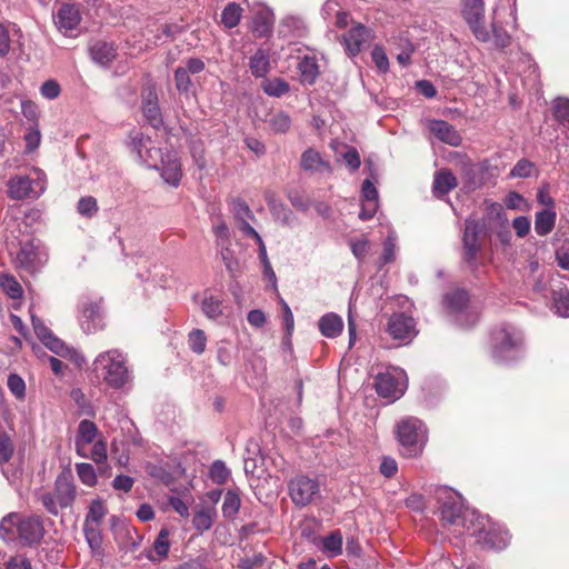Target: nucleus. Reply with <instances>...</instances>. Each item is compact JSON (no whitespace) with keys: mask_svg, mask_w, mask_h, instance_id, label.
Returning <instances> with one entry per match:
<instances>
[{"mask_svg":"<svg viewBox=\"0 0 569 569\" xmlns=\"http://www.w3.org/2000/svg\"><path fill=\"white\" fill-rule=\"evenodd\" d=\"M163 181L172 187H178L182 178L181 163L176 152L168 151L163 162L156 169Z\"/></svg>","mask_w":569,"mask_h":569,"instance_id":"21","label":"nucleus"},{"mask_svg":"<svg viewBox=\"0 0 569 569\" xmlns=\"http://www.w3.org/2000/svg\"><path fill=\"white\" fill-rule=\"evenodd\" d=\"M189 348L197 355H201L206 350L207 337L203 330L193 329L188 335Z\"/></svg>","mask_w":569,"mask_h":569,"instance_id":"44","label":"nucleus"},{"mask_svg":"<svg viewBox=\"0 0 569 569\" xmlns=\"http://www.w3.org/2000/svg\"><path fill=\"white\" fill-rule=\"evenodd\" d=\"M531 222L528 217L520 216L512 220V228L519 238H525L530 231Z\"/></svg>","mask_w":569,"mask_h":569,"instance_id":"63","label":"nucleus"},{"mask_svg":"<svg viewBox=\"0 0 569 569\" xmlns=\"http://www.w3.org/2000/svg\"><path fill=\"white\" fill-rule=\"evenodd\" d=\"M482 231V224L475 217H468L465 220V230L462 234V260L471 268L477 266V258L481 251L479 234Z\"/></svg>","mask_w":569,"mask_h":569,"instance_id":"12","label":"nucleus"},{"mask_svg":"<svg viewBox=\"0 0 569 569\" xmlns=\"http://www.w3.org/2000/svg\"><path fill=\"white\" fill-rule=\"evenodd\" d=\"M264 93L270 97H282L289 91V84L282 79L267 80L262 84Z\"/></svg>","mask_w":569,"mask_h":569,"instance_id":"46","label":"nucleus"},{"mask_svg":"<svg viewBox=\"0 0 569 569\" xmlns=\"http://www.w3.org/2000/svg\"><path fill=\"white\" fill-rule=\"evenodd\" d=\"M18 513H10L6 516L0 522V537L6 541L14 539V530L18 531Z\"/></svg>","mask_w":569,"mask_h":569,"instance_id":"41","label":"nucleus"},{"mask_svg":"<svg viewBox=\"0 0 569 569\" xmlns=\"http://www.w3.org/2000/svg\"><path fill=\"white\" fill-rule=\"evenodd\" d=\"M387 332L395 340H399L403 345L409 343L418 333L416 321L406 313H393L387 327Z\"/></svg>","mask_w":569,"mask_h":569,"instance_id":"17","label":"nucleus"},{"mask_svg":"<svg viewBox=\"0 0 569 569\" xmlns=\"http://www.w3.org/2000/svg\"><path fill=\"white\" fill-rule=\"evenodd\" d=\"M211 480L217 485H223L230 477V470L221 460H216L209 471Z\"/></svg>","mask_w":569,"mask_h":569,"instance_id":"47","label":"nucleus"},{"mask_svg":"<svg viewBox=\"0 0 569 569\" xmlns=\"http://www.w3.org/2000/svg\"><path fill=\"white\" fill-rule=\"evenodd\" d=\"M77 475L87 486H94L97 482L96 471L92 465L87 462L76 463Z\"/></svg>","mask_w":569,"mask_h":569,"instance_id":"50","label":"nucleus"},{"mask_svg":"<svg viewBox=\"0 0 569 569\" xmlns=\"http://www.w3.org/2000/svg\"><path fill=\"white\" fill-rule=\"evenodd\" d=\"M370 38V29L361 23H357L342 36V43L347 53L350 57H355L361 51L363 46L368 43Z\"/></svg>","mask_w":569,"mask_h":569,"instance_id":"20","label":"nucleus"},{"mask_svg":"<svg viewBox=\"0 0 569 569\" xmlns=\"http://www.w3.org/2000/svg\"><path fill=\"white\" fill-rule=\"evenodd\" d=\"M478 535L477 542L483 549L502 550L510 541L509 532L499 525H489L487 528L482 526L481 529H473L470 535Z\"/></svg>","mask_w":569,"mask_h":569,"instance_id":"16","label":"nucleus"},{"mask_svg":"<svg viewBox=\"0 0 569 569\" xmlns=\"http://www.w3.org/2000/svg\"><path fill=\"white\" fill-rule=\"evenodd\" d=\"M533 170V163L527 159L519 160L510 171V177L528 178Z\"/></svg>","mask_w":569,"mask_h":569,"instance_id":"57","label":"nucleus"},{"mask_svg":"<svg viewBox=\"0 0 569 569\" xmlns=\"http://www.w3.org/2000/svg\"><path fill=\"white\" fill-rule=\"evenodd\" d=\"M371 57L379 71L387 72L389 70V60L383 48L378 46L375 47L372 49Z\"/></svg>","mask_w":569,"mask_h":569,"instance_id":"61","label":"nucleus"},{"mask_svg":"<svg viewBox=\"0 0 569 569\" xmlns=\"http://www.w3.org/2000/svg\"><path fill=\"white\" fill-rule=\"evenodd\" d=\"M89 52L92 60L103 67L109 66L117 56L113 44L103 40L92 42Z\"/></svg>","mask_w":569,"mask_h":569,"instance_id":"26","label":"nucleus"},{"mask_svg":"<svg viewBox=\"0 0 569 569\" xmlns=\"http://www.w3.org/2000/svg\"><path fill=\"white\" fill-rule=\"evenodd\" d=\"M375 388L380 397L395 401L399 399L407 389V375L400 368H389L379 372L375 378Z\"/></svg>","mask_w":569,"mask_h":569,"instance_id":"8","label":"nucleus"},{"mask_svg":"<svg viewBox=\"0 0 569 569\" xmlns=\"http://www.w3.org/2000/svg\"><path fill=\"white\" fill-rule=\"evenodd\" d=\"M491 30H492L493 44L497 48L505 49L510 46L511 37L502 27H499L496 22H492Z\"/></svg>","mask_w":569,"mask_h":569,"instance_id":"52","label":"nucleus"},{"mask_svg":"<svg viewBox=\"0 0 569 569\" xmlns=\"http://www.w3.org/2000/svg\"><path fill=\"white\" fill-rule=\"evenodd\" d=\"M83 532L90 548L99 549L101 546V535L98 527L83 525Z\"/></svg>","mask_w":569,"mask_h":569,"instance_id":"59","label":"nucleus"},{"mask_svg":"<svg viewBox=\"0 0 569 569\" xmlns=\"http://www.w3.org/2000/svg\"><path fill=\"white\" fill-rule=\"evenodd\" d=\"M48 256L36 244L33 240L21 244L16 257V266L18 269L33 274L38 272L47 262Z\"/></svg>","mask_w":569,"mask_h":569,"instance_id":"14","label":"nucleus"},{"mask_svg":"<svg viewBox=\"0 0 569 569\" xmlns=\"http://www.w3.org/2000/svg\"><path fill=\"white\" fill-rule=\"evenodd\" d=\"M525 353V338L517 327L502 323L491 332V357L501 363H510Z\"/></svg>","mask_w":569,"mask_h":569,"instance_id":"2","label":"nucleus"},{"mask_svg":"<svg viewBox=\"0 0 569 569\" xmlns=\"http://www.w3.org/2000/svg\"><path fill=\"white\" fill-rule=\"evenodd\" d=\"M107 513V509L102 501L100 500H93L89 507V511L84 519V525L88 526H96L98 527L99 523L102 521Z\"/></svg>","mask_w":569,"mask_h":569,"instance_id":"42","label":"nucleus"},{"mask_svg":"<svg viewBox=\"0 0 569 569\" xmlns=\"http://www.w3.org/2000/svg\"><path fill=\"white\" fill-rule=\"evenodd\" d=\"M557 213L553 208L538 211L535 217V231L538 236L549 234L556 224Z\"/></svg>","mask_w":569,"mask_h":569,"instance_id":"30","label":"nucleus"},{"mask_svg":"<svg viewBox=\"0 0 569 569\" xmlns=\"http://www.w3.org/2000/svg\"><path fill=\"white\" fill-rule=\"evenodd\" d=\"M13 450L14 447L11 438L4 432H0V466L10 460Z\"/></svg>","mask_w":569,"mask_h":569,"instance_id":"54","label":"nucleus"},{"mask_svg":"<svg viewBox=\"0 0 569 569\" xmlns=\"http://www.w3.org/2000/svg\"><path fill=\"white\" fill-rule=\"evenodd\" d=\"M216 517L217 510L213 506H201L194 511L192 525L199 533H202L212 527Z\"/></svg>","mask_w":569,"mask_h":569,"instance_id":"28","label":"nucleus"},{"mask_svg":"<svg viewBox=\"0 0 569 569\" xmlns=\"http://www.w3.org/2000/svg\"><path fill=\"white\" fill-rule=\"evenodd\" d=\"M461 13L478 41H490L491 32L485 26L483 0H463Z\"/></svg>","mask_w":569,"mask_h":569,"instance_id":"10","label":"nucleus"},{"mask_svg":"<svg viewBox=\"0 0 569 569\" xmlns=\"http://www.w3.org/2000/svg\"><path fill=\"white\" fill-rule=\"evenodd\" d=\"M217 359L223 366H229L233 359L230 342L222 340L218 343Z\"/></svg>","mask_w":569,"mask_h":569,"instance_id":"58","label":"nucleus"},{"mask_svg":"<svg viewBox=\"0 0 569 569\" xmlns=\"http://www.w3.org/2000/svg\"><path fill=\"white\" fill-rule=\"evenodd\" d=\"M8 388L16 398H18V399L24 398L26 383L20 376L16 375V373H11L8 377Z\"/></svg>","mask_w":569,"mask_h":569,"instance_id":"55","label":"nucleus"},{"mask_svg":"<svg viewBox=\"0 0 569 569\" xmlns=\"http://www.w3.org/2000/svg\"><path fill=\"white\" fill-rule=\"evenodd\" d=\"M201 310L208 319L217 320L222 316V302L213 296L204 297L201 302Z\"/></svg>","mask_w":569,"mask_h":569,"instance_id":"39","label":"nucleus"},{"mask_svg":"<svg viewBox=\"0 0 569 569\" xmlns=\"http://www.w3.org/2000/svg\"><path fill=\"white\" fill-rule=\"evenodd\" d=\"M31 321L36 336L50 351L59 357L74 361L78 366L84 362L81 353L68 347L61 339L56 337L43 321L33 313H31Z\"/></svg>","mask_w":569,"mask_h":569,"instance_id":"7","label":"nucleus"},{"mask_svg":"<svg viewBox=\"0 0 569 569\" xmlns=\"http://www.w3.org/2000/svg\"><path fill=\"white\" fill-rule=\"evenodd\" d=\"M97 432L94 422L87 419L80 421L76 437V451L80 457H89V446L93 442Z\"/></svg>","mask_w":569,"mask_h":569,"instance_id":"22","label":"nucleus"},{"mask_svg":"<svg viewBox=\"0 0 569 569\" xmlns=\"http://www.w3.org/2000/svg\"><path fill=\"white\" fill-rule=\"evenodd\" d=\"M142 112L147 121L153 128H158L162 123L161 112L158 106L157 93L149 90L143 97Z\"/></svg>","mask_w":569,"mask_h":569,"instance_id":"27","label":"nucleus"},{"mask_svg":"<svg viewBox=\"0 0 569 569\" xmlns=\"http://www.w3.org/2000/svg\"><path fill=\"white\" fill-rule=\"evenodd\" d=\"M301 81L307 84L315 83L319 76V66L315 57L305 56L298 63Z\"/></svg>","mask_w":569,"mask_h":569,"instance_id":"33","label":"nucleus"},{"mask_svg":"<svg viewBox=\"0 0 569 569\" xmlns=\"http://www.w3.org/2000/svg\"><path fill=\"white\" fill-rule=\"evenodd\" d=\"M429 130L441 142L452 147H458L462 141V138L456 128L447 121L432 120L429 122Z\"/></svg>","mask_w":569,"mask_h":569,"instance_id":"24","label":"nucleus"},{"mask_svg":"<svg viewBox=\"0 0 569 569\" xmlns=\"http://www.w3.org/2000/svg\"><path fill=\"white\" fill-rule=\"evenodd\" d=\"M553 113L556 119L562 124L569 123V99L557 98L553 101Z\"/></svg>","mask_w":569,"mask_h":569,"instance_id":"53","label":"nucleus"},{"mask_svg":"<svg viewBox=\"0 0 569 569\" xmlns=\"http://www.w3.org/2000/svg\"><path fill=\"white\" fill-rule=\"evenodd\" d=\"M170 530L168 528H162L156 540L153 541L152 549L157 555V558L149 556V559L152 561H160L167 558L169 549H170Z\"/></svg>","mask_w":569,"mask_h":569,"instance_id":"35","label":"nucleus"},{"mask_svg":"<svg viewBox=\"0 0 569 569\" xmlns=\"http://www.w3.org/2000/svg\"><path fill=\"white\" fill-rule=\"evenodd\" d=\"M231 211H232L234 218L237 219L238 223L254 219V216H253L251 209L246 203V201H243L241 199L232 200Z\"/></svg>","mask_w":569,"mask_h":569,"instance_id":"48","label":"nucleus"},{"mask_svg":"<svg viewBox=\"0 0 569 569\" xmlns=\"http://www.w3.org/2000/svg\"><path fill=\"white\" fill-rule=\"evenodd\" d=\"M240 497L236 491L228 490L223 497L222 513L226 518H233L240 508Z\"/></svg>","mask_w":569,"mask_h":569,"instance_id":"40","label":"nucleus"},{"mask_svg":"<svg viewBox=\"0 0 569 569\" xmlns=\"http://www.w3.org/2000/svg\"><path fill=\"white\" fill-rule=\"evenodd\" d=\"M92 371L99 380L113 390H123L133 380L128 356L120 349L98 353L92 362Z\"/></svg>","mask_w":569,"mask_h":569,"instance_id":"1","label":"nucleus"},{"mask_svg":"<svg viewBox=\"0 0 569 569\" xmlns=\"http://www.w3.org/2000/svg\"><path fill=\"white\" fill-rule=\"evenodd\" d=\"M269 54L262 49L257 50L250 58L249 68L251 73L257 78L264 77L269 71Z\"/></svg>","mask_w":569,"mask_h":569,"instance_id":"34","label":"nucleus"},{"mask_svg":"<svg viewBox=\"0 0 569 569\" xmlns=\"http://www.w3.org/2000/svg\"><path fill=\"white\" fill-rule=\"evenodd\" d=\"M46 187V174L40 169H33L32 176H14L8 182L9 196L16 200L37 199Z\"/></svg>","mask_w":569,"mask_h":569,"instance_id":"6","label":"nucleus"},{"mask_svg":"<svg viewBox=\"0 0 569 569\" xmlns=\"http://www.w3.org/2000/svg\"><path fill=\"white\" fill-rule=\"evenodd\" d=\"M349 246L355 258L362 262L370 249V242L367 238L351 239Z\"/></svg>","mask_w":569,"mask_h":569,"instance_id":"51","label":"nucleus"},{"mask_svg":"<svg viewBox=\"0 0 569 569\" xmlns=\"http://www.w3.org/2000/svg\"><path fill=\"white\" fill-rule=\"evenodd\" d=\"M242 9L237 3H228L222 13H221V22L226 28H234L238 26L241 18Z\"/></svg>","mask_w":569,"mask_h":569,"instance_id":"38","label":"nucleus"},{"mask_svg":"<svg viewBox=\"0 0 569 569\" xmlns=\"http://www.w3.org/2000/svg\"><path fill=\"white\" fill-rule=\"evenodd\" d=\"M130 146L140 161L148 168L157 169L163 162L166 152L154 147L151 138L142 132L136 131L131 133Z\"/></svg>","mask_w":569,"mask_h":569,"instance_id":"11","label":"nucleus"},{"mask_svg":"<svg viewBox=\"0 0 569 569\" xmlns=\"http://www.w3.org/2000/svg\"><path fill=\"white\" fill-rule=\"evenodd\" d=\"M396 437L405 456L417 457L427 443L428 431L418 418L406 417L397 423Z\"/></svg>","mask_w":569,"mask_h":569,"instance_id":"3","label":"nucleus"},{"mask_svg":"<svg viewBox=\"0 0 569 569\" xmlns=\"http://www.w3.org/2000/svg\"><path fill=\"white\" fill-rule=\"evenodd\" d=\"M79 323L83 332L93 333L103 327L100 300L84 299L80 303Z\"/></svg>","mask_w":569,"mask_h":569,"instance_id":"18","label":"nucleus"},{"mask_svg":"<svg viewBox=\"0 0 569 569\" xmlns=\"http://www.w3.org/2000/svg\"><path fill=\"white\" fill-rule=\"evenodd\" d=\"M176 87L179 92H187L191 87V79L188 70L184 68H177L174 71Z\"/></svg>","mask_w":569,"mask_h":569,"instance_id":"60","label":"nucleus"},{"mask_svg":"<svg viewBox=\"0 0 569 569\" xmlns=\"http://www.w3.org/2000/svg\"><path fill=\"white\" fill-rule=\"evenodd\" d=\"M96 463H101L107 459V446L103 441L99 440L93 443V446L89 447V457Z\"/></svg>","mask_w":569,"mask_h":569,"instance_id":"62","label":"nucleus"},{"mask_svg":"<svg viewBox=\"0 0 569 569\" xmlns=\"http://www.w3.org/2000/svg\"><path fill=\"white\" fill-rule=\"evenodd\" d=\"M56 28L66 37L78 30L82 20L80 8L76 3H61L52 14Z\"/></svg>","mask_w":569,"mask_h":569,"instance_id":"15","label":"nucleus"},{"mask_svg":"<svg viewBox=\"0 0 569 569\" xmlns=\"http://www.w3.org/2000/svg\"><path fill=\"white\" fill-rule=\"evenodd\" d=\"M318 326L322 336L336 338L342 332L343 321L340 316L330 312L320 318Z\"/></svg>","mask_w":569,"mask_h":569,"instance_id":"29","label":"nucleus"},{"mask_svg":"<svg viewBox=\"0 0 569 569\" xmlns=\"http://www.w3.org/2000/svg\"><path fill=\"white\" fill-rule=\"evenodd\" d=\"M2 290L13 300L22 297L23 290L20 283L11 276L4 274L0 278Z\"/></svg>","mask_w":569,"mask_h":569,"instance_id":"43","label":"nucleus"},{"mask_svg":"<svg viewBox=\"0 0 569 569\" xmlns=\"http://www.w3.org/2000/svg\"><path fill=\"white\" fill-rule=\"evenodd\" d=\"M457 187V179L449 170H440L436 173L433 180V193L436 197H442Z\"/></svg>","mask_w":569,"mask_h":569,"instance_id":"31","label":"nucleus"},{"mask_svg":"<svg viewBox=\"0 0 569 569\" xmlns=\"http://www.w3.org/2000/svg\"><path fill=\"white\" fill-rule=\"evenodd\" d=\"M77 211L80 216L92 218L98 212V203L96 198L88 196L82 197L77 204Z\"/></svg>","mask_w":569,"mask_h":569,"instance_id":"49","label":"nucleus"},{"mask_svg":"<svg viewBox=\"0 0 569 569\" xmlns=\"http://www.w3.org/2000/svg\"><path fill=\"white\" fill-rule=\"evenodd\" d=\"M318 547L330 558L339 556L342 551V536L340 531H332L328 536L322 537Z\"/></svg>","mask_w":569,"mask_h":569,"instance_id":"32","label":"nucleus"},{"mask_svg":"<svg viewBox=\"0 0 569 569\" xmlns=\"http://www.w3.org/2000/svg\"><path fill=\"white\" fill-rule=\"evenodd\" d=\"M40 93L48 100L57 99L61 93V87L56 80H47L40 87Z\"/></svg>","mask_w":569,"mask_h":569,"instance_id":"56","label":"nucleus"},{"mask_svg":"<svg viewBox=\"0 0 569 569\" xmlns=\"http://www.w3.org/2000/svg\"><path fill=\"white\" fill-rule=\"evenodd\" d=\"M300 167L311 173H331L332 171L330 163L313 148H308L303 151L300 159Z\"/></svg>","mask_w":569,"mask_h":569,"instance_id":"25","label":"nucleus"},{"mask_svg":"<svg viewBox=\"0 0 569 569\" xmlns=\"http://www.w3.org/2000/svg\"><path fill=\"white\" fill-rule=\"evenodd\" d=\"M469 296L463 289H455L445 295L442 303L448 313L461 327L472 326L477 315L468 308Z\"/></svg>","mask_w":569,"mask_h":569,"instance_id":"9","label":"nucleus"},{"mask_svg":"<svg viewBox=\"0 0 569 569\" xmlns=\"http://www.w3.org/2000/svg\"><path fill=\"white\" fill-rule=\"evenodd\" d=\"M319 492L320 485L318 480L305 475H298L288 482V493L298 507L310 505Z\"/></svg>","mask_w":569,"mask_h":569,"instance_id":"13","label":"nucleus"},{"mask_svg":"<svg viewBox=\"0 0 569 569\" xmlns=\"http://www.w3.org/2000/svg\"><path fill=\"white\" fill-rule=\"evenodd\" d=\"M267 122L274 133H286L291 127V118L284 111L271 113Z\"/></svg>","mask_w":569,"mask_h":569,"instance_id":"37","label":"nucleus"},{"mask_svg":"<svg viewBox=\"0 0 569 569\" xmlns=\"http://www.w3.org/2000/svg\"><path fill=\"white\" fill-rule=\"evenodd\" d=\"M551 291L556 312L561 317H569V290L567 288L559 287L556 289L552 287Z\"/></svg>","mask_w":569,"mask_h":569,"instance_id":"36","label":"nucleus"},{"mask_svg":"<svg viewBox=\"0 0 569 569\" xmlns=\"http://www.w3.org/2000/svg\"><path fill=\"white\" fill-rule=\"evenodd\" d=\"M397 248V233L395 230H390L383 242V252L381 256V262L383 264L390 263L396 259Z\"/></svg>","mask_w":569,"mask_h":569,"instance_id":"45","label":"nucleus"},{"mask_svg":"<svg viewBox=\"0 0 569 569\" xmlns=\"http://www.w3.org/2000/svg\"><path fill=\"white\" fill-rule=\"evenodd\" d=\"M264 561V557L261 553H253L246 556L239 560L238 567L241 569H254L261 566Z\"/></svg>","mask_w":569,"mask_h":569,"instance_id":"64","label":"nucleus"},{"mask_svg":"<svg viewBox=\"0 0 569 569\" xmlns=\"http://www.w3.org/2000/svg\"><path fill=\"white\" fill-rule=\"evenodd\" d=\"M437 499L441 519L449 526L462 527L470 532L471 527L466 525L467 512L462 510L461 496L451 489L440 488L437 490Z\"/></svg>","mask_w":569,"mask_h":569,"instance_id":"5","label":"nucleus"},{"mask_svg":"<svg viewBox=\"0 0 569 569\" xmlns=\"http://www.w3.org/2000/svg\"><path fill=\"white\" fill-rule=\"evenodd\" d=\"M44 533L42 520L39 516L20 517L18 521V536L24 545L39 542Z\"/></svg>","mask_w":569,"mask_h":569,"instance_id":"19","label":"nucleus"},{"mask_svg":"<svg viewBox=\"0 0 569 569\" xmlns=\"http://www.w3.org/2000/svg\"><path fill=\"white\" fill-rule=\"evenodd\" d=\"M76 499V487L70 476L61 475L54 481L52 491L41 495V502L52 516H58L60 510L70 507Z\"/></svg>","mask_w":569,"mask_h":569,"instance_id":"4","label":"nucleus"},{"mask_svg":"<svg viewBox=\"0 0 569 569\" xmlns=\"http://www.w3.org/2000/svg\"><path fill=\"white\" fill-rule=\"evenodd\" d=\"M362 203L359 218L363 221L371 219L378 209V190L375 184L366 179L362 183Z\"/></svg>","mask_w":569,"mask_h":569,"instance_id":"23","label":"nucleus"}]
</instances>
